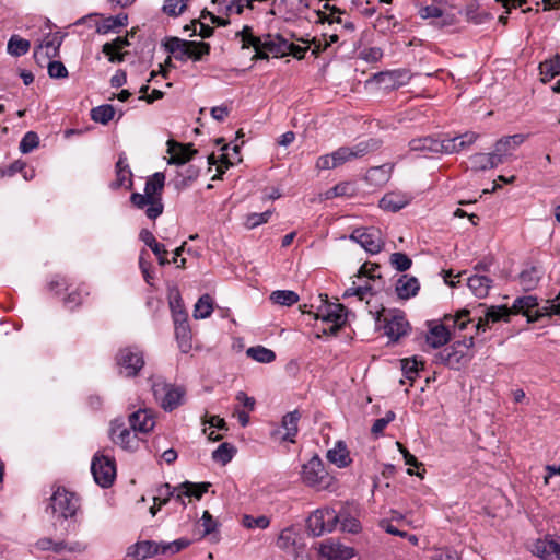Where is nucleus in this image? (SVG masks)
I'll return each instance as SVG.
<instances>
[{
	"label": "nucleus",
	"mask_w": 560,
	"mask_h": 560,
	"mask_svg": "<svg viewBox=\"0 0 560 560\" xmlns=\"http://www.w3.org/2000/svg\"><path fill=\"white\" fill-rule=\"evenodd\" d=\"M188 0H165L163 10L168 15L177 16L184 12Z\"/></svg>",
	"instance_id": "nucleus-57"
},
{
	"label": "nucleus",
	"mask_w": 560,
	"mask_h": 560,
	"mask_svg": "<svg viewBox=\"0 0 560 560\" xmlns=\"http://www.w3.org/2000/svg\"><path fill=\"white\" fill-rule=\"evenodd\" d=\"M300 476L305 486L318 491L328 489L334 482V477L327 471L318 455H314L302 465Z\"/></svg>",
	"instance_id": "nucleus-5"
},
{
	"label": "nucleus",
	"mask_w": 560,
	"mask_h": 560,
	"mask_svg": "<svg viewBox=\"0 0 560 560\" xmlns=\"http://www.w3.org/2000/svg\"><path fill=\"white\" fill-rule=\"evenodd\" d=\"M129 46L128 37H117L113 42L103 45V52L108 57L110 62H121L124 60V54L121 49Z\"/></svg>",
	"instance_id": "nucleus-30"
},
{
	"label": "nucleus",
	"mask_w": 560,
	"mask_h": 560,
	"mask_svg": "<svg viewBox=\"0 0 560 560\" xmlns=\"http://www.w3.org/2000/svg\"><path fill=\"white\" fill-rule=\"evenodd\" d=\"M537 305H538V303H537V299L535 296L526 295V296L517 298L514 301V303L510 310H511L512 314H518V313L524 314L525 316H527L528 320L532 322V320L537 319L540 316L548 315L546 306L542 310H536L535 315H533L532 311L534 308H536ZM548 306H549V304L547 305V307Z\"/></svg>",
	"instance_id": "nucleus-20"
},
{
	"label": "nucleus",
	"mask_w": 560,
	"mask_h": 560,
	"mask_svg": "<svg viewBox=\"0 0 560 560\" xmlns=\"http://www.w3.org/2000/svg\"><path fill=\"white\" fill-rule=\"evenodd\" d=\"M401 369L404 376L412 384L419 372L423 369V362L417 357L401 360Z\"/></svg>",
	"instance_id": "nucleus-42"
},
{
	"label": "nucleus",
	"mask_w": 560,
	"mask_h": 560,
	"mask_svg": "<svg viewBox=\"0 0 560 560\" xmlns=\"http://www.w3.org/2000/svg\"><path fill=\"white\" fill-rule=\"evenodd\" d=\"M451 332L443 324L433 323L427 335V343L432 348H440L448 342Z\"/></svg>",
	"instance_id": "nucleus-28"
},
{
	"label": "nucleus",
	"mask_w": 560,
	"mask_h": 560,
	"mask_svg": "<svg viewBox=\"0 0 560 560\" xmlns=\"http://www.w3.org/2000/svg\"><path fill=\"white\" fill-rule=\"evenodd\" d=\"M374 149V143L360 142L353 147H341L330 154L320 155L315 167L319 171L331 170L359 159Z\"/></svg>",
	"instance_id": "nucleus-4"
},
{
	"label": "nucleus",
	"mask_w": 560,
	"mask_h": 560,
	"mask_svg": "<svg viewBox=\"0 0 560 560\" xmlns=\"http://www.w3.org/2000/svg\"><path fill=\"white\" fill-rule=\"evenodd\" d=\"M140 240L152 249L154 255L158 256L160 265L164 266L170 262L166 258L167 250L165 249L164 245L158 243L154 235L150 231L142 230L140 232Z\"/></svg>",
	"instance_id": "nucleus-36"
},
{
	"label": "nucleus",
	"mask_w": 560,
	"mask_h": 560,
	"mask_svg": "<svg viewBox=\"0 0 560 560\" xmlns=\"http://www.w3.org/2000/svg\"><path fill=\"white\" fill-rule=\"evenodd\" d=\"M345 308L341 304H328L320 307L316 313V319L320 320L325 327L323 335H336L346 323Z\"/></svg>",
	"instance_id": "nucleus-9"
},
{
	"label": "nucleus",
	"mask_w": 560,
	"mask_h": 560,
	"mask_svg": "<svg viewBox=\"0 0 560 560\" xmlns=\"http://www.w3.org/2000/svg\"><path fill=\"white\" fill-rule=\"evenodd\" d=\"M210 483H192L184 482L179 487L172 490L168 483L162 485L156 489V494L153 497V505L150 508L152 516L161 509L162 505L166 504L171 498L182 505H186V498L200 499L203 493L208 491Z\"/></svg>",
	"instance_id": "nucleus-2"
},
{
	"label": "nucleus",
	"mask_w": 560,
	"mask_h": 560,
	"mask_svg": "<svg viewBox=\"0 0 560 560\" xmlns=\"http://www.w3.org/2000/svg\"><path fill=\"white\" fill-rule=\"evenodd\" d=\"M539 279L538 271L535 268L526 269L520 275V283L525 290L535 288Z\"/></svg>",
	"instance_id": "nucleus-53"
},
{
	"label": "nucleus",
	"mask_w": 560,
	"mask_h": 560,
	"mask_svg": "<svg viewBox=\"0 0 560 560\" xmlns=\"http://www.w3.org/2000/svg\"><path fill=\"white\" fill-rule=\"evenodd\" d=\"M269 299L273 304L291 306L299 301V295L291 290H277L270 294Z\"/></svg>",
	"instance_id": "nucleus-44"
},
{
	"label": "nucleus",
	"mask_w": 560,
	"mask_h": 560,
	"mask_svg": "<svg viewBox=\"0 0 560 560\" xmlns=\"http://www.w3.org/2000/svg\"><path fill=\"white\" fill-rule=\"evenodd\" d=\"M539 72L541 81H550L556 75L560 74V56L555 55L552 58L540 62Z\"/></svg>",
	"instance_id": "nucleus-40"
},
{
	"label": "nucleus",
	"mask_w": 560,
	"mask_h": 560,
	"mask_svg": "<svg viewBox=\"0 0 560 560\" xmlns=\"http://www.w3.org/2000/svg\"><path fill=\"white\" fill-rule=\"evenodd\" d=\"M316 550L324 560H350L357 556L353 547L332 538L318 542Z\"/></svg>",
	"instance_id": "nucleus-11"
},
{
	"label": "nucleus",
	"mask_w": 560,
	"mask_h": 560,
	"mask_svg": "<svg viewBox=\"0 0 560 560\" xmlns=\"http://www.w3.org/2000/svg\"><path fill=\"white\" fill-rule=\"evenodd\" d=\"M39 138L36 132L28 131L24 135L20 142V150L22 153L26 154L33 151L38 147Z\"/></svg>",
	"instance_id": "nucleus-55"
},
{
	"label": "nucleus",
	"mask_w": 560,
	"mask_h": 560,
	"mask_svg": "<svg viewBox=\"0 0 560 560\" xmlns=\"http://www.w3.org/2000/svg\"><path fill=\"white\" fill-rule=\"evenodd\" d=\"M189 47V59L194 61L201 60L205 56L209 55L210 46L203 42H194L190 40Z\"/></svg>",
	"instance_id": "nucleus-51"
},
{
	"label": "nucleus",
	"mask_w": 560,
	"mask_h": 560,
	"mask_svg": "<svg viewBox=\"0 0 560 560\" xmlns=\"http://www.w3.org/2000/svg\"><path fill=\"white\" fill-rule=\"evenodd\" d=\"M532 552L541 560H560V536L546 535L537 539L533 544Z\"/></svg>",
	"instance_id": "nucleus-16"
},
{
	"label": "nucleus",
	"mask_w": 560,
	"mask_h": 560,
	"mask_svg": "<svg viewBox=\"0 0 560 560\" xmlns=\"http://www.w3.org/2000/svg\"><path fill=\"white\" fill-rule=\"evenodd\" d=\"M48 74L52 79H63L68 77V70L60 61H50L48 63Z\"/></svg>",
	"instance_id": "nucleus-59"
},
{
	"label": "nucleus",
	"mask_w": 560,
	"mask_h": 560,
	"mask_svg": "<svg viewBox=\"0 0 560 560\" xmlns=\"http://www.w3.org/2000/svg\"><path fill=\"white\" fill-rule=\"evenodd\" d=\"M170 305H171V308L173 310L175 322H180V320L185 322L186 314L184 312V308L182 305V300H180L178 293H176V296L171 299Z\"/></svg>",
	"instance_id": "nucleus-62"
},
{
	"label": "nucleus",
	"mask_w": 560,
	"mask_h": 560,
	"mask_svg": "<svg viewBox=\"0 0 560 560\" xmlns=\"http://www.w3.org/2000/svg\"><path fill=\"white\" fill-rule=\"evenodd\" d=\"M479 138L474 131H468L453 138H444L440 140V151L445 154L458 153L470 148Z\"/></svg>",
	"instance_id": "nucleus-17"
},
{
	"label": "nucleus",
	"mask_w": 560,
	"mask_h": 560,
	"mask_svg": "<svg viewBox=\"0 0 560 560\" xmlns=\"http://www.w3.org/2000/svg\"><path fill=\"white\" fill-rule=\"evenodd\" d=\"M269 524H270V520L265 515H260L257 517L252 516V515H245L243 517V525L249 529H255V528L265 529L269 526Z\"/></svg>",
	"instance_id": "nucleus-56"
},
{
	"label": "nucleus",
	"mask_w": 560,
	"mask_h": 560,
	"mask_svg": "<svg viewBox=\"0 0 560 560\" xmlns=\"http://www.w3.org/2000/svg\"><path fill=\"white\" fill-rule=\"evenodd\" d=\"M236 453V448L230 443H222L212 453V459L221 465H226L232 460Z\"/></svg>",
	"instance_id": "nucleus-46"
},
{
	"label": "nucleus",
	"mask_w": 560,
	"mask_h": 560,
	"mask_svg": "<svg viewBox=\"0 0 560 560\" xmlns=\"http://www.w3.org/2000/svg\"><path fill=\"white\" fill-rule=\"evenodd\" d=\"M395 419V413L393 411H387L383 418L375 420L372 425V433L380 434L384 431L388 423H390Z\"/></svg>",
	"instance_id": "nucleus-61"
},
{
	"label": "nucleus",
	"mask_w": 560,
	"mask_h": 560,
	"mask_svg": "<svg viewBox=\"0 0 560 560\" xmlns=\"http://www.w3.org/2000/svg\"><path fill=\"white\" fill-rule=\"evenodd\" d=\"M128 23L127 14H118L116 16H108L95 22L96 32L98 34H107L116 28L126 26Z\"/></svg>",
	"instance_id": "nucleus-37"
},
{
	"label": "nucleus",
	"mask_w": 560,
	"mask_h": 560,
	"mask_svg": "<svg viewBox=\"0 0 560 560\" xmlns=\"http://www.w3.org/2000/svg\"><path fill=\"white\" fill-rule=\"evenodd\" d=\"M294 544V533L290 528L283 529L277 540V545L281 549H287Z\"/></svg>",
	"instance_id": "nucleus-63"
},
{
	"label": "nucleus",
	"mask_w": 560,
	"mask_h": 560,
	"mask_svg": "<svg viewBox=\"0 0 560 560\" xmlns=\"http://www.w3.org/2000/svg\"><path fill=\"white\" fill-rule=\"evenodd\" d=\"M350 240L360 244V246L364 248L365 252L372 255L380 253L384 247L382 233L378 229L375 228L355 229L351 233Z\"/></svg>",
	"instance_id": "nucleus-13"
},
{
	"label": "nucleus",
	"mask_w": 560,
	"mask_h": 560,
	"mask_svg": "<svg viewBox=\"0 0 560 560\" xmlns=\"http://www.w3.org/2000/svg\"><path fill=\"white\" fill-rule=\"evenodd\" d=\"M412 197L406 192L392 191L386 194L380 200V207L383 210L396 212L405 208L411 201Z\"/></svg>",
	"instance_id": "nucleus-25"
},
{
	"label": "nucleus",
	"mask_w": 560,
	"mask_h": 560,
	"mask_svg": "<svg viewBox=\"0 0 560 560\" xmlns=\"http://www.w3.org/2000/svg\"><path fill=\"white\" fill-rule=\"evenodd\" d=\"M62 37L55 34L48 36L43 43L35 49L34 55L36 58L45 56L47 58H54L57 56L59 47L61 46Z\"/></svg>",
	"instance_id": "nucleus-31"
},
{
	"label": "nucleus",
	"mask_w": 560,
	"mask_h": 560,
	"mask_svg": "<svg viewBox=\"0 0 560 560\" xmlns=\"http://www.w3.org/2000/svg\"><path fill=\"white\" fill-rule=\"evenodd\" d=\"M200 525L203 527V535H209L215 529L217 522L208 511H205L200 520Z\"/></svg>",
	"instance_id": "nucleus-64"
},
{
	"label": "nucleus",
	"mask_w": 560,
	"mask_h": 560,
	"mask_svg": "<svg viewBox=\"0 0 560 560\" xmlns=\"http://www.w3.org/2000/svg\"><path fill=\"white\" fill-rule=\"evenodd\" d=\"M383 322L382 328L384 329V334L392 340L397 341L401 337L406 336L410 326L408 320L405 317V314L399 311H384L378 316V322Z\"/></svg>",
	"instance_id": "nucleus-7"
},
{
	"label": "nucleus",
	"mask_w": 560,
	"mask_h": 560,
	"mask_svg": "<svg viewBox=\"0 0 560 560\" xmlns=\"http://www.w3.org/2000/svg\"><path fill=\"white\" fill-rule=\"evenodd\" d=\"M167 147L170 164H184L188 162L196 153V150H194L190 144H180L174 140H168Z\"/></svg>",
	"instance_id": "nucleus-24"
},
{
	"label": "nucleus",
	"mask_w": 560,
	"mask_h": 560,
	"mask_svg": "<svg viewBox=\"0 0 560 560\" xmlns=\"http://www.w3.org/2000/svg\"><path fill=\"white\" fill-rule=\"evenodd\" d=\"M152 392L161 407L172 411L184 402L185 389L166 383L162 377L152 378Z\"/></svg>",
	"instance_id": "nucleus-6"
},
{
	"label": "nucleus",
	"mask_w": 560,
	"mask_h": 560,
	"mask_svg": "<svg viewBox=\"0 0 560 560\" xmlns=\"http://www.w3.org/2000/svg\"><path fill=\"white\" fill-rule=\"evenodd\" d=\"M390 264L398 271H406L411 266V259L404 253H394L390 256Z\"/></svg>",
	"instance_id": "nucleus-58"
},
{
	"label": "nucleus",
	"mask_w": 560,
	"mask_h": 560,
	"mask_svg": "<svg viewBox=\"0 0 560 560\" xmlns=\"http://www.w3.org/2000/svg\"><path fill=\"white\" fill-rule=\"evenodd\" d=\"M382 75H383V80L384 81L387 80L388 82H392L393 86L402 85L409 80L408 73L404 72V71H392V72L384 73Z\"/></svg>",
	"instance_id": "nucleus-60"
},
{
	"label": "nucleus",
	"mask_w": 560,
	"mask_h": 560,
	"mask_svg": "<svg viewBox=\"0 0 560 560\" xmlns=\"http://www.w3.org/2000/svg\"><path fill=\"white\" fill-rule=\"evenodd\" d=\"M35 548L40 551H51L57 555H61L65 552H73L83 549L81 548L80 544H74L73 546H70L65 540H54L49 537L39 538L35 542Z\"/></svg>",
	"instance_id": "nucleus-23"
},
{
	"label": "nucleus",
	"mask_w": 560,
	"mask_h": 560,
	"mask_svg": "<svg viewBox=\"0 0 560 560\" xmlns=\"http://www.w3.org/2000/svg\"><path fill=\"white\" fill-rule=\"evenodd\" d=\"M420 289L419 281L416 277H411L408 275L401 276L396 284V291L399 298L409 299L415 296Z\"/></svg>",
	"instance_id": "nucleus-29"
},
{
	"label": "nucleus",
	"mask_w": 560,
	"mask_h": 560,
	"mask_svg": "<svg viewBox=\"0 0 560 560\" xmlns=\"http://www.w3.org/2000/svg\"><path fill=\"white\" fill-rule=\"evenodd\" d=\"M189 545L190 540L187 538H179L171 542L162 541V555H175L187 548Z\"/></svg>",
	"instance_id": "nucleus-52"
},
{
	"label": "nucleus",
	"mask_w": 560,
	"mask_h": 560,
	"mask_svg": "<svg viewBox=\"0 0 560 560\" xmlns=\"http://www.w3.org/2000/svg\"><path fill=\"white\" fill-rule=\"evenodd\" d=\"M94 480L103 488L109 487L116 476L115 463L112 458L96 454L91 464Z\"/></svg>",
	"instance_id": "nucleus-15"
},
{
	"label": "nucleus",
	"mask_w": 560,
	"mask_h": 560,
	"mask_svg": "<svg viewBox=\"0 0 560 560\" xmlns=\"http://www.w3.org/2000/svg\"><path fill=\"white\" fill-rule=\"evenodd\" d=\"M212 4L218 7V12L223 9L228 13L241 14L243 12V0H212Z\"/></svg>",
	"instance_id": "nucleus-49"
},
{
	"label": "nucleus",
	"mask_w": 560,
	"mask_h": 560,
	"mask_svg": "<svg viewBox=\"0 0 560 560\" xmlns=\"http://www.w3.org/2000/svg\"><path fill=\"white\" fill-rule=\"evenodd\" d=\"M471 167L477 171H485L489 168H493L501 164V159H499L494 151L491 153H476L469 158Z\"/></svg>",
	"instance_id": "nucleus-33"
},
{
	"label": "nucleus",
	"mask_w": 560,
	"mask_h": 560,
	"mask_svg": "<svg viewBox=\"0 0 560 560\" xmlns=\"http://www.w3.org/2000/svg\"><path fill=\"white\" fill-rule=\"evenodd\" d=\"M79 508L78 498L65 488H57L51 495V509L63 518L73 516Z\"/></svg>",
	"instance_id": "nucleus-14"
},
{
	"label": "nucleus",
	"mask_w": 560,
	"mask_h": 560,
	"mask_svg": "<svg viewBox=\"0 0 560 560\" xmlns=\"http://www.w3.org/2000/svg\"><path fill=\"white\" fill-rule=\"evenodd\" d=\"M300 420V415L298 411H292L283 416L281 428L275 431V435L279 436L282 441H289L294 443V438L298 434L299 428L298 423Z\"/></svg>",
	"instance_id": "nucleus-22"
},
{
	"label": "nucleus",
	"mask_w": 560,
	"mask_h": 560,
	"mask_svg": "<svg viewBox=\"0 0 560 560\" xmlns=\"http://www.w3.org/2000/svg\"><path fill=\"white\" fill-rule=\"evenodd\" d=\"M271 217V211H265L262 213H249L245 218V226L249 230L255 229L259 226L262 223H266L269 221Z\"/></svg>",
	"instance_id": "nucleus-54"
},
{
	"label": "nucleus",
	"mask_w": 560,
	"mask_h": 560,
	"mask_svg": "<svg viewBox=\"0 0 560 560\" xmlns=\"http://www.w3.org/2000/svg\"><path fill=\"white\" fill-rule=\"evenodd\" d=\"M246 354L254 361H257L260 363H270V362L275 361V359H276V353L272 350L265 348L262 346H256V347L248 348L246 350Z\"/></svg>",
	"instance_id": "nucleus-45"
},
{
	"label": "nucleus",
	"mask_w": 560,
	"mask_h": 560,
	"mask_svg": "<svg viewBox=\"0 0 560 560\" xmlns=\"http://www.w3.org/2000/svg\"><path fill=\"white\" fill-rule=\"evenodd\" d=\"M317 16L322 23L327 22L330 25L337 24V25L341 26L343 30L349 31V32H352L354 28L352 22L343 21L341 18V13L337 10H330L329 12L318 11Z\"/></svg>",
	"instance_id": "nucleus-39"
},
{
	"label": "nucleus",
	"mask_w": 560,
	"mask_h": 560,
	"mask_svg": "<svg viewBox=\"0 0 560 560\" xmlns=\"http://www.w3.org/2000/svg\"><path fill=\"white\" fill-rule=\"evenodd\" d=\"M307 527L314 536L334 532L337 527V511L329 506L317 509L308 516Z\"/></svg>",
	"instance_id": "nucleus-8"
},
{
	"label": "nucleus",
	"mask_w": 560,
	"mask_h": 560,
	"mask_svg": "<svg viewBox=\"0 0 560 560\" xmlns=\"http://www.w3.org/2000/svg\"><path fill=\"white\" fill-rule=\"evenodd\" d=\"M340 524V530L349 534H359L362 529L359 521V511L352 504H343L337 512V525Z\"/></svg>",
	"instance_id": "nucleus-18"
},
{
	"label": "nucleus",
	"mask_w": 560,
	"mask_h": 560,
	"mask_svg": "<svg viewBox=\"0 0 560 560\" xmlns=\"http://www.w3.org/2000/svg\"><path fill=\"white\" fill-rule=\"evenodd\" d=\"M526 136L516 133L506 136L497 141L494 145L495 155L501 159V163L505 161L512 153L525 141Z\"/></svg>",
	"instance_id": "nucleus-21"
},
{
	"label": "nucleus",
	"mask_w": 560,
	"mask_h": 560,
	"mask_svg": "<svg viewBox=\"0 0 560 560\" xmlns=\"http://www.w3.org/2000/svg\"><path fill=\"white\" fill-rule=\"evenodd\" d=\"M237 35L242 38L243 47H253L260 58H266L269 54L275 57H283L290 52L291 43L280 35L269 34L264 38L256 37L248 26H245Z\"/></svg>",
	"instance_id": "nucleus-3"
},
{
	"label": "nucleus",
	"mask_w": 560,
	"mask_h": 560,
	"mask_svg": "<svg viewBox=\"0 0 560 560\" xmlns=\"http://www.w3.org/2000/svg\"><path fill=\"white\" fill-rule=\"evenodd\" d=\"M135 545L137 546V549L139 550L143 560H147L155 555H162V542L144 540Z\"/></svg>",
	"instance_id": "nucleus-48"
},
{
	"label": "nucleus",
	"mask_w": 560,
	"mask_h": 560,
	"mask_svg": "<svg viewBox=\"0 0 560 560\" xmlns=\"http://www.w3.org/2000/svg\"><path fill=\"white\" fill-rule=\"evenodd\" d=\"M190 40H184L177 37L170 38L165 43L166 49L173 55L175 59L186 61L189 59Z\"/></svg>",
	"instance_id": "nucleus-35"
},
{
	"label": "nucleus",
	"mask_w": 560,
	"mask_h": 560,
	"mask_svg": "<svg viewBox=\"0 0 560 560\" xmlns=\"http://www.w3.org/2000/svg\"><path fill=\"white\" fill-rule=\"evenodd\" d=\"M30 49V42L18 36H12L8 43V51L13 56H22Z\"/></svg>",
	"instance_id": "nucleus-50"
},
{
	"label": "nucleus",
	"mask_w": 560,
	"mask_h": 560,
	"mask_svg": "<svg viewBox=\"0 0 560 560\" xmlns=\"http://www.w3.org/2000/svg\"><path fill=\"white\" fill-rule=\"evenodd\" d=\"M109 435L114 444L126 451H136L140 445L138 433L130 431L121 419L112 421Z\"/></svg>",
	"instance_id": "nucleus-12"
},
{
	"label": "nucleus",
	"mask_w": 560,
	"mask_h": 560,
	"mask_svg": "<svg viewBox=\"0 0 560 560\" xmlns=\"http://www.w3.org/2000/svg\"><path fill=\"white\" fill-rule=\"evenodd\" d=\"M326 458L330 464L337 466L338 468H346L352 462L350 452L346 443L342 441L336 442L334 447L327 451Z\"/></svg>",
	"instance_id": "nucleus-26"
},
{
	"label": "nucleus",
	"mask_w": 560,
	"mask_h": 560,
	"mask_svg": "<svg viewBox=\"0 0 560 560\" xmlns=\"http://www.w3.org/2000/svg\"><path fill=\"white\" fill-rule=\"evenodd\" d=\"M115 116V108L112 105H101L91 110V118L95 122L108 124Z\"/></svg>",
	"instance_id": "nucleus-47"
},
{
	"label": "nucleus",
	"mask_w": 560,
	"mask_h": 560,
	"mask_svg": "<svg viewBox=\"0 0 560 560\" xmlns=\"http://www.w3.org/2000/svg\"><path fill=\"white\" fill-rule=\"evenodd\" d=\"M409 147L411 151L441 153L440 140L431 137L413 139L410 141Z\"/></svg>",
	"instance_id": "nucleus-41"
},
{
	"label": "nucleus",
	"mask_w": 560,
	"mask_h": 560,
	"mask_svg": "<svg viewBox=\"0 0 560 560\" xmlns=\"http://www.w3.org/2000/svg\"><path fill=\"white\" fill-rule=\"evenodd\" d=\"M355 191H357V189H355V186L353 183L342 182V183L337 184L332 188L326 190L322 197L325 200H329V199H334V198H338V197L349 198V197L354 196Z\"/></svg>",
	"instance_id": "nucleus-38"
},
{
	"label": "nucleus",
	"mask_w": 560,
	"mask_h": 560,
	"mask_svg": "<svg viewBox=\"0 0 560 560\" xmlns=\"http://www.w3.org/2000/svg\"><path fill=\"white\" fill-rule=\"evenodd\" d=\"M128 421L131 430L137 433L147 434L155 427L154 413L148 408H139L131 412L128 417Z\"/></svg>",
	"instance_id": "nucleus-19"
},
{
	"label": "nucleus",
	"mask_w": 560,
	"mask_h": 560,
	"mask_svg": "<svg viewBox=\"0 0 560 560\" xmlns=\"http://www.w3.org/2000/svg\"><path fill=\"white\" fill-rule=\"evenodd\" d=\"M164 183L165 175L161 172L154 173L145 183L144 194L133 192L130 197L132 206L143 210L151 220H155L163 213L162 192Z\"/></svg>",
	"instance_id": "nucleus-1"
},
{
	"label": "nucleus",
	"mask_w": 560,
	"mask_h": 560,
	"mask_svg": "<svg viewBox=\"0 0 560 560\" xmlns=\"http://www.w3.org/2000/svg\"><path fill=\"white\" fill-rule=\"evenodd\" d=\"M213 311V300L209 294H203L199 298L194 308V317L196 319H203L211 315Z\"/></svg>",
	"instance_id": "nucleus-43"
},
{
	"label": "nucleus",
	"mask_w": 560,
	"mask_h": 560,
	"mask_svg": "<svg viewBox=\"0 0 560 560\" xmlns=\"http://www.w3.org/2000/svg\"><path fill=\"white\" fill-rule=\"evenodd\" d=\"M113 185L116 188L125 187L127 189H130L132 186V174L127 159L124 156H120L116 163V180Z\"/></svg>",
	"instance_id": "nucleus-32"
},
{
	"label": "nucleus",
	"mask_w": 560,
	"mask_h": 560,
	"mask_svg": "<svg viewBox=\"0 0 560 560\" xmlns=\"http://www.w3.org/2000/svg\"><path fill=\"white\" fill-rule=\"evenodd\" d=\"M119 373L133 377L144 365L143 353L137 347H126L119 350L116 357Z\"/></svg>",
	"instance_id": "nucleus-10"
},
{
	"label": "nucleus",
	"mask_w": 560,
	"mask_h": 560,
	"mask_svg": "<svg viewBox=\"0 0 560 560\" xmlns=\"http://www.w3.org/2000/svg\"><path fill=\"white\" fill-rule=\"evenodd\" d=\"M467 285L475 296L482 299L488 295L492 280L486 276L475 275L467 279Z\"/></svg>",
	"instance_id": "nucleus-34"
},
{
	"label": "nucleus",
	"mask_w": 560,
	"mask_h": 560,
	"mask_svg": "<svg viewBox=\"0 0 560 560\" xmlns=\"http://www.w3.org/2000/svg\"><path fill=\"white\" fill-rule=\"evenodd\" d=\"M511 310L508 308L506 306H490V307H487V311L485 313V316L483 317H480L477 325H476V328L477 330H486V327L490 324V323H497L501 319L503 320H509V317L511 315Z\"/></svg>",
	"instance_id": "nucleus-27"
}]
</instances>
